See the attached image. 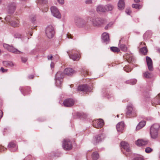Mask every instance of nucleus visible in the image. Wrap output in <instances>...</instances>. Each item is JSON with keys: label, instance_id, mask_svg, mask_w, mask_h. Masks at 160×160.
Masks as SVG:
<instances>
[{"label": "nucleus", "instance_id": "f257e3e1", "mask_svg": "<svg viewBox=\"0 0 160 160\" xmlns=\"http://www.w3.org/2000/svg\"><path fill=\"white\" fill-rule=\"evenodd\" d=\"M159 128L160 125L158 123H154L151 126L150 134L152 139H155L158 138Z\"/></svg>", "mask_w": 160, "mask_h": 160}, {"label": "nucleus", "instance_id": "f03ea898", "mask_svg": "<svg viewBox=\"0 0 160 160\" xmlns=\"http://www.w3.org/2000/svg\"><path fill=\"white\" fill-rule=\"evenodd\" d=\"M88 19H90L92 25L94 27H100L105 22V20L103 18L95 17H88Z\"/></svg>", "mask_w": 160, "mask_h": 160}, {"label": "nucleus", "instance_id": "7ed1b4c3", "mask_svg": "<svg viewBox=\"0 0 160 160\" xmlns=\"http://www.w3.org/2000/svg\"><path fill=\"white\" fill-rule=\"evenodd\" d=\"M64 74L61 71L58 72L55 75V81L56 85L57 87H61L64 76Z\"/></svg>", "mask_w": 160, "mask_h": 160}, {"label": "nucleus", "instance_id": "20e7f679", "mask_svg": "<svg viewBox=\"0 0 160 160\" xmlns=\"http://www.w3.org/2000/svg\"><path fill=\"white\" fill-rule=\"evenodd\" d=\"M74 22L76 25L80 28L85 27L87 24L86 21L80 17H76L74 19Z\"/></svg>", "mask_w": 160, "mask_h": 160}, {"label": "nucleus", "instance_id": "39448f33", "mask_svg": "<svg viewBox=\"0 0 160 160\" xmlns=\"http://www.w3.org/2000/svg\"><path fill=\"white\" fill-rule=\"evenodd\" d=\"M46 35L49 38H52L55 33L54 29L52 25L47 26L46 29Z\"/></svg>", "mask_w": 160, "mask_h": 160}, {"label": "nucleus", "instance_id": "423d86ee", "mask_svg": "<svg viewBox=\"0 0 160 160\" xmlns=\"http://www.w3.org/2000/svg\"><path fill=\"white\" fill-rule=\"evenodd\" d=\"M127 110L126 112L127 118H132L136 116V111L133 109L132 106H129L127 107Z\"/></svg>", "mask_w": 160, "mask_h": 160}, {"label": "nucleus", "instance_id": "0eeeda50", "mask_svg": "<svg viewBox=\"0 0 160 160\" xmlns=\"http://www.w3.org/2000/svg\"><path fill=\"white\" fill-rule=\"evenodd\" d=\"M3 46L4 48L7 49L8 51L14 53L19 54L22 53V52L15 48L12 45H10L4 43L3 44Z\"/></svg>", "mask_w": 160, "mask_h": 160}, {"label": "nucleus", "instance_id": "6e6552de", "mask_svg": "<svg viewBox=\"0 0 160 160\" xmlns=\"http://www.w3.org/2000/svg\"><path fill=\"white\" fill-rule=\"evenodd\" d=\"M62 147L65 150H70L72 147L71 142L68 139H64L62 142Z\"/></svg>", "mask_w": 160, "mask_h": 160}, {"label": "nucleus", "instance_id": "1a4fd4ad", "mask_svg": "<svg viewBox=\"0 0 160 160\" xmlns=\"http://www.w3.org/2000/svg\"><path fill=\"white\" fill-rule=\"evenodd\" d=\"M51 11L53 16L58 18L61 17V15L57 8L55 6H52L51 8Z\"/></svg>", "mask_w": 160, "mask_h": 160}, {"label": "nucleus", "instance_id": "9d476101", "mask_svg": "<svg viewBox=\"0 0 160 160\" xmlns=\"http://www.w3.org/2000/svg\"><path fill=\"white\" fill-rule=\"evenodd\" d=\"M104 121L102 119H101L94 120L92 122L93 127L97 128H101L104 125Z\"/></svg>", "mask_w": 160, "mask_h": 160}, {"label": "nucleus", "instance_id": "9b49d317", "mask_svg": "<svg viewBox=\"0 0 160 160\" xmlns=\"http://www.w3.org/2000/svg\"><path fill=\"white\" fill-rule=\"evenodd\" d=\"M10 17V16H8L6 17L5 19L8 22H10L11 25L13 27H15L19 26L20 22L19 21L18 19H16L10 21V20L8 19Z\"/></svg>", "mask_w": 160, "mask_h": 160}, {"label": "nucleus", "instance_id": "f8f14e48", "mask_svg": "<svg viewBox=\"0 0 160 160\" xmlns=\"http://www.w3.org/2000/svg\"><path fill=\"white\" fill-rule=\"evenodd\" d=\"M74 101L71 98H68L65 99L63 102V104L66 107H71L73 105Z\"/></svg>", "mask_w": 160, "mask_h": 160}, {"label": "nucleus", "instance_id": "ddd939ff", "mask_svg": "<svg viewBox=\"0 0 160 160\" xmlns=\"http://www.w3.org/2000/svg\"><path fill=\"white\" fill-rule=\"evenodd\" d=\"M78 89L79 91L86 92L90 91V88L87 85L84 84L79 86Z\"/></svg>", "mask_w": 160, "mask_h": 160}, {"label": "nucleus", "instance_id": "4468645a", "mask_svg": "<svg viewBox=\"0 0 160 160\" xmlns=\"http://www.w3.org/2000/svg\"><path fill=\"white\" fill-rule=\"evenodd\" d=\"M122 148L128 152H130V149L129 144L126 142H122L120 143Z\"/></svg>", "mask_w": 160, "mask_h": 160}, {"label": "nucleus", "instance_id": "2eb2a0df", "mask_svg": "<svg viewBox=\"0 0 160 160\" xmlns=\"http://www.w3.org/2000/svg\"><path fill=\"white\" fill-rule=\"evenodd\" d=\"M16 9V4L14 3H12L8 5V11L9 13H13Z\"/></svg>", "mask_w": 160, "mask_h": 160}, {"label": "nucleus", "instance_id": "dca6fc26", "mask_svg": "<svg viewBox=\"0 0 160 160\" xmlns=\"http://www.w3.org/2000/svg\"><path fill=\"white\" fill-rule=\"evenodd\" d=\"M146 61L148 69L150 71L153 70L152 62L151 58L149 57H146Z\"/></svg>", "mask_w": 160, "mask_h": 160}, {"label": "nucleus", "instance_id": "f3484780", "mask_svg": "<svg viewBox=\"0 0 160 160\" xmlns=\"http://www.w3.org/2000/svg\"><path fill=\"white\" fill-rule=\"evenodd\" d=\"M148 143V141L143 139H138L135 142L136 144L139 147L147 145Z\"/></svg>", "mask_w": 160, "mask_h": 160}, {"label": "nucleus", "instance_id": "a211bd4d", "mask_svg": "<svg viewBox=\"0 0 160 160\" xmlns=\"http://www.w3.org/2000/svg\"><path fill=\"white\" fill-rule=\"evenodd\" d=\"M124 128V123L123 122H119L116 126V128L118 132H122Z\"/></svg>", "mask_w": 160, "mask_h": 160}, {"label": "nucleus", "instance_id": "6ab92c4d", "mask_svg": "<svg viewBox=\"0 0 160 160\" xmlns=\"http://www.w3.org/2000/svg\"><path fill=\"white\" fill-rule=\"evenodd\" d=\"M75 71L70 68H67L65 69L64 70V73L68 76L72 75L75 73Z\"/></svg>", "mask_w": 160, "mask_h": 160}, {"label": "nucleus", "instance_id": "aec40b11", "mask_svg": "<svg viewBox=\"0 0 160 160\" xmlns=\"http://www.w3.org/2000/svg\"><path fill=\"white\" fill-rule=\"evenodd\" d=\"M103 136V135L102 134H101L95 137L93 141L94 144L96 145L99 142L102 141Z\"/></svg>", "mask_w": 160, "mask_h": 160}, {"label": "nucleus", "instance_id": "412c9836", "mask_svg": "<svg viewBox=\"0 0 160 160\" xmlns=\"http://www.w3.org/2000/svg\"><path fill=\"white\" fill-rule=\"evenodd\" d=\"M8 147L9 148H11L13 151H16L18 148V147L14 142H10L8 145Z\"/></svg>", "mask_w": 160, "mask_h": 160}, {"label": "nucleus", "instance_id": "4be33fe9", "mask_svg": "<svg viewBox=\"0 0 160 160\" xmlns=\"http://www.w3.org/2000/svg\"><path fill=\"white\" fill-rule=\"evenodd\" d=\"M102 39L104 42H108L109 38L108 33L106 32L103 33L102 35Z\"/></svg>", "mask_w": 160, "mask_h": 160}, {"label": "nucleus", "instance_id": "5701e85b", "mask_svg": "<svg viewBox=\"0 0 160 160\" xmlns=\"http://www.w3.org/2000/svg\"><path fill=\"white\" fill-rule=\"evenodd\" d=\"M68 55L69 58L72 59L73 61L78 60L80 58V56L78 54H70L69 53Z\"/></svg>", "mask_w": 160, "mask_h": 160}, {"label": "nucleus", "instance_id": "b1692460", "mask_svg": "<svg viewBox=\"0 0 160 160\" xmlns=\"http://www.w3.org/2000/svg\"><path fill=\"white\" fill-rule=\"evenodd\" d=\"M125 6L124 0H119L118 3V8L119 10L123 9Z\"/></svg>", "mask_w": 160, "mask_h": 160}, {"label": "nucleus", "instance_id": "393cba45", "mask_svg": "<svg viewBox=\"0 0 160 160\" xmlns=\"http://www.w3.org/2000/svg\"><path fill=\"white\" fill-rule=\"evenodd\" d=\"M154 102L156 104H160V93L158 94L153 101H152V104L153 106L154 105L153 103L155 102Z\"/></svg>", "mask_w": 160, "mask_h": 160}, {"label": "nucleus", "instance_id": "a878e982", "mask_svg": "<svg viewBox=\"0 0 160 160\" xmlns=\"http://www.w3.org/2000/svg\"><path fill=\"white\" fill-rule=\"evenodd\" d=\"M97 11L98 12H105V6H104L101 5H98L97 7Z\"/></svg>", "mask_w": 160, "mask_h": 160}, {"label": "nucleus", "instance_id": "bb28decb", "mask_svg": "<svg viewBox=\"0 0 160 160\" xmlns=\"http://www.w3.org/2000/svg\"><path fill=\"white\" fill-rule=\"evenodd\" d=\"M4 66L6 67H13L14 65V63L11 61H4L2 62Z\"/></svg>", "mask_w": 160, "mask_h": 160}, {"label": "nucleus", "instance_id": "cd10ccee", "mask_svg": "<svg viewBox=\"0 0 160 160\" xmlns=\"http://www.w3.org/2000/svg\"><path fill=\"white\" fill-rule=\"evenodd\" d=\"M146 124L145 121L141 122L137 126L136 128V130H138L144 127Z\"/></svg>", "mask_w": 160, "mask_h": 160}, {"label": "nucleus", "instance_id": "c85d7f7f", "mask_svg": "<svg viewBox=\"0 0 160 160\" xmlns=\"http://www.w3.org/2000/svg\"><path fill=\"white\" fill-rule=\"evenodd\" d=\"M106 11H108L112 10L114 6L112 5L108 4L105 5Z\"/></svg>", "mask_w": 160, "mask_h": 160}, {"label": "nucleus", "instance_id": "c756f323", "mask_svg": "<svg viewBox=\"0 0 160 160\" xmlns=\"http://www.w3.org/2000/svg\"><path fill=\"white\" fill-rule=\"evenodd\" d=\"M92 157L93 160H97L99 158V155L97 152H94L92 153Z\"/></svg>", "mask_w": 160, "mask_h": 160}, {"label": "nucleus", "instance_id": "7c9ffc66", "mask_svg": "<svg viewBox=\"0 0 160 160\" xmlns=\"http://www.w3.org/2000/svg\"><path fill=\"white\" fill-rule=\"evenodd\" d=\"M137 82V80L135 79H134L126 81V83L133 85L135 84Z\"/></svg>", "mask_w": 160, "mask_h": 160}, {"label": "nucleus", "instance_id": "2f4dec72", "mask_svg": "<svg viewBox=\"0 0 160 160\" xmlns=\"http://www.w3.org/2000/svg\"><path fill=\"white\" fill-rule=\"evenodd\" d=\"M111 51L114 52H118L120 51L119 48L117 47H112L110 48Z\"/></svg>", "mask_w": 160, "mask_h": 160}, {"label": "nucleus", "instance_id": "473e14b6", "mask_svg": "<svg viewBox=\"0 0 160 160\" xmlns=\"http://www.w3.org/2000/svg\"><path fill=\"white\" fill-rule=\"evenodd\" d=\"M119 46L121 50L123 51H126L127 50V48L126 45L124 44H119Z\"/></svg>", "mask_w": 160, "mask_h": 160}, {"label": "nucleus", "instance_id": "72a5a7b5", "mask_svg": "<svg viewBox=\"0 0 160 160\" xmlns=\"http://www.w3.org/2000/svg\"><path fill=\"white\" fill-rule=\"evenodd\" d=\"M144 77L148 78H150L152 77V75L151 73H149L148 72H145L144 73Z\"/></svg>", "mask_w": 160, "mask_h": 160}, {"label": "nucleus", "instance_id": "f704fd0d", "mask_svg": "<svg viewBox=\"0 0 160 160\" xmlns=\"http://www.w3.org/2000/svg\"><path fill=\"white\" fill-rule=\"evenodd\" d=\"M126 58L129 62L134 60L133 57L132 55L130 56L128 54L126 55Z\"/></svg>", "mask_w": 160, "mask_h": 160}, {"label": "nucleus", "instance_id": "c9c22d12", "mask_svg": "<svg viewBox=\"0 0 160 160\" xmlns=\"http://www.w3.org/2000/svg\"><path fill=\"white\" fill-rule=\"evenodd\" d=\"M26 88H28V87H27V88H23V87H20V88H19V89L20 90L21 93L24 95L25 96V93H24V92H26Z\"/></svg>", "mask_w": 160, "mask_h": 160}, {"label": "nucleus", "instance_id": "e433bc0d", "mask_svg": "<svg viewBox=\"0 0 160 160\" xmlns=\"http://www.w3.org/2000/svg\"><path fill=\"white\" fill-rule=\"evenodd\" d=\"M141 52L144 54H146L148 52V50L147 48L145 47H144L141 48L140 50Z\"/></svg>", "mask_w": 160, "mask_h": 160}, {"label": "nucleus", "instance_id": "4c0bfd02", "mask_svg": "<svg viewBox=\"0 0 160 160\" xmlns=\"http://www.w3.org/2000/svg\"><path fill=\"white\" fill-rule=\"evenodd\" d=\"M48 2V0H37V2L40 4H45Z\"/></svg>", "mask_w": 160, "mask_h": 160}, {"label": "nucleus", "instance_id": "58836bf2", "mask_svg": "<svg viewBox=\"0 0 160 160\" xmlns=\"http://www.w3.org/2000/svg\"><path fill=\"white\" fill-rule=\"evenodd\" d=\"M152 151V149L150 147H147L145 148V152L147 153H149Z\"/></svg>", "mask_w": 160, "mask_h": 160}, {"label": "nucleus", "instance_id": "ea45409f", "mask_svg": "<svg viewBox=\"0 0 160 160\" xmlns=\"http://www.w3.org/2000/svg\"><path fill=\"white\" fill-rule=\"evenodd\" d=\"M76 115L79 118H84V115L82 113L78 112L77 113Z\"/></svg>", "mask_w": 160, "mask_h": 160}, {"label": "nucleus", "instance_id": "a19ab883", "mask_svg": "<svg viewBox=\"0 0 160 160\" xmlns=\"http://www.w3.org/2000/svg\"><path fill=\"white\" fill-rule=\"evenodd\" d=\"M123 69L124 71H126L127 72H129L131 71V69H130L129 68L128 66H126Z\"/></svg>", "mask_w": 160, "mask_h": 160}, {"label": "nucleus", "instance_id": "79ce46f5", "mask_svg": "<svg viewBox=\"0 0 160 160\" xmlns=\"http://www.w3.org/2000/svg\"><path fill=\"white\" fill-rule=\"evenodd\" d=\"M132 7L133 8H135L136 9H139V8L140 5L137 4H133L132 5Z\"/></svg>", "mask_w": 160, "mask_h": 160}, {"label": "nucleus", "instance_id": "37998d69", "mask_svg": "<svg viewBox=\"0 0 160 160\" xmlns=\"http://www.w3.org/2000/svg\"><path fill=\"white\" fill-rule=\"evenodd\" d=\"M125 12L127 14L130 15L131 13V11L129 8H127L126 9Z\"/></svg>", "mask_w": 160, "mask_h": 160}, {"label": "nucleus", "instance_id": "c03bdc74", "mask_svg": "<svg viewBox=\"0 0 160 160\" xmlns=\"http://www.w3.org/2000/svg\"><path fill=\"white\" fill-rule=\"evenodd\" d=\"M92 3V0H86L85 1V3L87 4H90Z\"/></svg>", "mask_w": 160, "mask_h": 160}, {"label": "nucleus", "instance_id": "a18cd8bd", "mask_svg": "<svg viewBox=\"0 0 160 160\" xmlns=\"http://www.w3.org/2000/svg\"><path fill=\"white\" fill-rule=\"evenodd\" d=\"M8 70L7 69H5L3 67H2L0 69V71L4 73L7 72Z\"/></svg>", "mask_w": 160, "mask_h": 160}, {"label": "nucleus", "instance_id": "49530a36", "mask_svg": "<svg viewBox=\"0 0 160 160\" xmlns=\"http://www.w3.org/2000/svg\"><path fill=\"white\" fill-rule=\"evenodd\" d=\"M133 160H144V159L141 157H137L134 158Z\"/></svg>", "mask_w": 160, "mask_h": 160}, {"label": "nucleus", "instance_id": "de8ad7c7", "mask_svg": "<svg viewBox=\"0 0 160 160\" xmlns=\"http://www.w3.org/2000/svg\"><path fill=\"white\" fill-rule=\"evenodd\" d=\"M21 59L22 62H26L27 60V59L26 58L22 57H21Z\"/></svg>", "mask_w": 160, "mask_h": 160}, {"label": "nucleus", "instance_id": "09e8293b", "mask_svg": "<svg viewBox=\"0 0 160 160\" xmlns=\"http://www.w3.org/2000/svg\"><path fill=\"white\" fill-rule=\"evenodd\" d=\"M6 149V148H4L3 146L0 145V152L4 151Z\"/></svg>", "mask_w": 160, "mask_h": 160}, {"label": "nucleus", "instance_id": "8fccbe9b", "mask_svg": "<svg viewBox=\"0 0 160 160\" xmlns=\"http://www.w3.org/2000/svg\"><path fill=\"white\" fill-rule=\"evenodd\" d=\"M48 60H52V56L51 55H49L47 56Z\"/></svg>", "mask_w": 160, "mask_h": 160}, {"label": "nucleus", "instance_id": "3c124183", "mask_svg": "<svg viewBox=\"0 0 160 160\" xmlns=\"http://www.w3.org/2000/svg\"><path fill=\"white\" fill-rule=\"evenodd\" d=\"M32 21H34L36 19V17L35 16H32L30 17Z\"/></svg>", "mask_w": 160, "mask_h": 160}, {"label": "nucleus", "instance_id": "603ef678", "mask_svg": "<svg viewBox=\"0 0 160 160\" xmlns=\"http://www.w3.org/2000/svg\"><path fill=\"white\" fill-rule=\"evenodd\" d=\"M58 2L61 4H63L64 3V0H57Z\"/></svg>", "mask_w": 160, "mask_h": 160}, {"label": "nucleus", "instance_id": "864d4df0", "mask_svg": "<svg viewBox=\"0 0 160 160\" xmlns=\"http://www.w3.org/2000/svg\"><path fill=\"white\" fill-rule=\"evenodd\" d=\"M3 115V112L2 111L0 110V118H1Z\"/></svg>", "mask_w": 160, "mask_h": 160}, {"label": "nucleus", "instance_id": "5fc2aeb1", "mask_svg": "<svg viewBox=\"0 0 160 160\" xmlns=\"http://www.w3.org/2000/svg\"><path fill=\"white\" fill-rule=\"evenodd\" d=\"M51 67V68H53L54 66V64L53 62H51L50 64Z\"/></svg>", "mask_w": 160, "mask_h": 160}, {"label": "nucleus", "instance_id": "6e6d98bb", "mask_svg": "<svg viewBox=\"0 0 160 160\" xmlns=\"http://www.w3.org/2000/svg\"><path fill=\"white\" fill-rule=\"evenodd\" d=\"M112 24H113V23L112 22H110V23H109V24H108L107 25H108L109 28H110L112 26Z\"/></svg>", "mask_w": 160, "mask_h": 160}, {"label": "nucleus", "instance_id": "4d7b16f0", "mask_svg": "<svg viewBox=\"0 0 160 160\" xmlns=\"http://www.w3.org/2000/svg\"><path fill=\"white\" fill-rule=\"evenodd\" d=\"M18 35V36L16 37V38H22V35L19 34Z\"/></svg>", "mask_w": 160, "mask_h": 160}, {"label": "nucleus", "instance_id": "13d9d810", "mask_svg": "<svg viewBox=\"0 0 160 160\" xmlns=\"http://www.w3.org/2000/svg\"><path fill=\"white\" fill-rule=\"evenodd\" d=\"M34 77V76L33 75H30L28 76V78L29 79H32Z\"/></svg>", "mask_w": 160, "mask_h": 160}, {"label": "nucleus", "instance_id": "bf43d9fd", "mask_svg": "<svg viewBox=\"0 0 160 160\" xmlns=\"http://www.w3.org/2000/svg\"><path fill=\"white\" fill-rule=\"evenodd\" d=\"M48 10V8H45V10H42V12H47Z\"/></svg>", "mask_w": 160, "mask_h": 160}, {"label": "nucleus", "instance_id": "052dcab7", "mask_svg": "<svg viewBox=\"0 0 160 160\" xmlns=\"http://www.w3.org/2000/svg\"><path fill=\"white\" fill-rule=\"evenodd\" d=\"M109 27H108V25H106L105 27V29H108V28H109Z\"/></svg>", "mask_w": 160, "mask_h": 160}, {"label": "nucleus", "instance_id": "680f3d73", "mask_svg": "<svg viewBox=\"0 0 160 160\" xmlns=\"http://www.w3.org/2000/svg\"><path fill=\"white\" fill-rule=\"evenodd\" d=\"M136 2H140V0H134Z\"/></svg>", "mask_w": 160, "mask_h": 160}, {"label": "nucleus", "instance_id": "e2e57ef3", "mask_svg": "<svg viewBox=\"0 0 160 160\" xmlns=\"http://www.w3.org/2000/svg\"><path fill=\"white\" fill-rule=\"evenodd\" d=\"M28 34H30L31 36H32V32L30 31V32H28Z\"/></svg>", "mask_w": 160, "mask_h": 160}, {"label": "nucleus", "instance_id": "0e129e2a", "mask_svg": "<svg viewBox=\"0 0 160 160\" xmlns=\"http://www.w3.org/2000/svg\"><path fill=\"white\" fill-rule=\"evenodd\" d=\"M157 51H158V52L160 53V48H158V50H157Z\"/></svg>", "mask_w": 160, "mask_h": 160}, {"label": "nucleus", "instance_id": "69168bd1", "mask_svg": "<svg viewBox=\"0 0 160 160\" xmlns=\"http://www.w3.org/2000/svg\"><path fill=\"white\" fill-rule=\"evenodd\" d=\"M85 74L86 75H87V74H88V72H87V71H85Z\"/></svg>", "mask_w": 160, "mask_h": 160}, {"label": "nucleus", "instance_id": "338daca9", "mask_svg": "<svg viewBox=\"0 0 160 160\" xmlns=\"http://www.w3.org/2000/svg\"><path fill=\"white\" fill-rule=\"evenodd\" d=\"M147 33V32H146V33H145L143 35V37H145L146 36Z\"/></svg>", "mask_w": 160, "mask_h": 160}, {"label": "nucleus", "instance_id": "774afa93", "mask_svg": "<svg viewBox=\"0 0 160 160\" xmlns=\"http://www.w3.org/2000/svg\"><path fill=\"white\" fill-rule=\"evenodd\" d=\"M117 116L118 117H119V115H117Z\"/></svg>", "mask_w": 160, "mask_h": 160}]
</instances>
